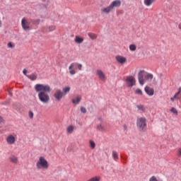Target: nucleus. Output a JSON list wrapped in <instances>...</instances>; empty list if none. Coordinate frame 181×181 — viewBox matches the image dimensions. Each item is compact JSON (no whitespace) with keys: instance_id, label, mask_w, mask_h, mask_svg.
<instances>
[{"instance_id":"1","label":"nucleus","mask_w":181,"mask_h":181,"mask_svg":"<svg viewBox=\"0 0 181 181\" xmlns=\"http://www.w3.org/2000/svg\"><path fill=\"white\" fill-rule=\"evenodd\" d=\"M35 91L38 93V98L42 103H46V86L37 83L34 86Z\"/></svg>"},{"instance_id":"2","label":"nucleus","mask_w":181,"mask_h":181,"mask_svg":"<svg viewBox=\"0 0 181 181\" xmlns=\"http://www.w3.org/2000/svg\"><path fill=\"white\" fill-rule=\"evenodd\" d=\"M153 79V74L145 73L144 70H141L138 74V80L141 86H144L147 81H152Z\"/></svg>"},{"instance_id":"3","label":"nucleus","mask_w":181,"mask_h":181,"mask_svg":"<svg viewBox=\"0 0 181 181\" xmlns=\"http://www.w3.org/2000/svg\"><path fill=\"white\" fill-rule=\"evenodd\" d=\"M119 6H121V0H115L112 1L109 6L102 8L100 12L101 13L108 15V13L114 11V8H119Z\"/></svg>"},{"instance_id":"4","label":"nucleus","mask_w":181,"mask_h":181,"mask_svg":"<svg viewBox=\"0 0 181 181\" xmlns=\"http://www.w3.org/2000/svg\"><path fill=\"white\" fill-rule=\"evenodd\" d=\"M136 127L140 132H145L148 128L146 124V118L139 117L136 120Z\"/></svg>"},{"instance_id":"5","label":"nucleus","mask_w":181,"mask_h":181,"mask_svg":"<svg viewBox=\"0 0 181 181\" xmlns=\"http://www.w3.org/2000/svg\"><path fill=\"white\" fill-rule=\"evenodd\" d=\"M37 169L42 170L46 169V159L45 157L41 156L39 158V160L36 163Z\"/></svg>"},{"instance_id":"6","label":"nucleus","mask_w":181,"mask_h":181,"mask_svg":"<svg viewBox=\"0 0 181 181\" xmlns=\"http://www.w3.org/2000/svg\"><path fill=\"white\" fill-rule=\"evenodd\" d=\"M74 67H77L78 70H82L83 65L81 64L71 63L69 67V73L71 74V76H74V74H76Z\"/></svg>"},{"instance_id":"7","label":"nucleus","mask_w":181,"mask_h":181,"mask_svg":"<svg viewBox=\"0 0 181 181\" xmlns=\"http://www.w3.org/2000/svg\"><path fill=\"white\" fill-rule=\"evenodd\" d=\"M126 84L128 87H134L135 86V83H136V81L135 80V78L134 76H127L125 79Z\"/></svg>"},{"instance_id":"8","label":"nucleus","mask_w":181,"mask_h":181,"mask_svg":"<svg viewBox=\"0 0 181 181\" xmlns=\"http://www.w3.org/2000/svg\"><path fill=\"white\" fill-rule=\"evenodd\" d=\"M21 26L23 30H30V23L25 18L21 20Z\"/></svg>"},{"instance_id":"9","label":"nucleus","mask_w":181,"mask_h":181,"mask_svg":"<svg viewBox=\"0 0 181 181\" xmlns=\"http://www.w3.org/2000/svg\"><path fill=\"white\" fill-rule=\"evenodd\" d=\"M96 76H98V78L100 79L101 81H105V80H107L105 74L101 69L96 70Z\"/></svg>"},{"instance_id":"10","label":"nucleus","mask_w":181,"mask_h":181,"mask_svg":"<svg viewBox=\"0 0 181 181\" xmlns=\"http://www.w3.org/2000/svg\"><path fill=\"white\" fill-rule=\"evenodd\" d=\"M6 141L7 142V144H8V145H13V144H15V142H16V135L13 136L12 134L8 135L6 139Z\"/></svg>"},{"instance_id":"11","label":"nucleus","mask_w":181,"mask_h":181,"mask_svg":"<svg viewBox=\"0 0 181 181\" xmlns=\"http://www.w3.org/2000/svg\"><path fill=\"white\" fill-rule=\"evenodd\" d=\"M54 97L57 101H61L62 98L64 97V93H63V91L61 90H57L54 94Z\"/></svg>"},{"instance_id":"12","label":"nucleus","mask_w":181,"mask_h":181,"mask_svg":"<svg viewBox=\"0 0 181 181\" xmlns=\"http://www.w3.org/2000/svg\"><path fill=\"white\" fill-rule=\"evenodd\" d=\"M115 59L120 64H124L127 63V58L124 57H122L121 55H117L115 57Z\"/></svg>"},{"instance_id":"13","label":"nucleus","mask_w":181,"mask_h":181,"mask_svg":"<svg viewBox=\"0 0 181 181\" xmlns=\"http://www.w3.org/2000/svg\"><path fill=\"white\" fill-rule=\"evenodd\" d=\"M144 90H145V92L146 93V94H148V95H150V96L153 95V94H154V93H155V91L153 90V88H149V87H148V86H146V87L144 88Z\"/></svg>"},{"instance_id":"14","label":"nucleus","mask_w":181,"mask_h":181,"mask_svg":"<svg viewBox=\"0 0 181 181\" xmlns=\"http://www.w3.org/2000/svg\"><path fill=\"white\" fill-rule=\"evenodd\" d=\"M10 159V162H12V163H18V157H16L14 155H12L9 157Z\"/></svg>"},{"instance_id":"15","label":"nucleus","mask_w":181,"mask_h":181,"mask_svg":"<svg viewBox=\"0 0 181 181\" xmlns=\"http://www.w3.org/2000/svg\"><path fill=\"white\" fill-rule=\"evenodd\" d=\"M112 158H113V159L115 162H117L118 159H119V157H118V153L115 151H112Z\"/></svg>"},{"instance_id":"16","label":"nucleus","mask_w":181,"mask_h":181,"mask_svg":"<svg viewBox=\"0 0 181 181\" xmlns=\"http://www.w3.org/2000/svg\"><path fill=\"white\" fill-rule=\"evenodd\" d=\"M156 0H144V4L146 6H151Z\"/></svg>"},{"instance_id":"17","label":"nucleus","mask_w":181,"mask_h":181,"mask_svg":"<svg viewBox=\"0 0 181 181\" xmlns=\"http://www.w3.org/2000/svg\"><path fill=\"white\" fill-rule=\"evenodd\" d=\"M87 181H101V176L96 175L89 178Z\"/></svg>"},{"instance_id":"18","label":"nucleus","mask_w":181,"mask_h":181,"mask_svg":"<svg viewBox=\"0 0 181 181\" xmlns=\"http://www.w3.org/2000/svg\"><path fill=\"white\" fill-rule=\"evenodd\" d=\"M81 101V96H76L72 99L73 104H78Z\"/></svg>"},{"instance_id":"19","label":"nucleus","mask_w":181,"mask_h":181,"mask_svg":"<svg viewBox=\"0 0 181 181\" xmlns=\"http://www.w3.org/2000/svg\"><path fill=\"white\" fill-rule=\"evenodd\" d=\"M27 77L30 78L32 81H35L37 78V75L32 74L31 75H27Z\"/></svg>"},{"instance_id":"20","label":"nucleus","mask_w":181,"mask_h":181,"mask_svg":"<svg viewBox=\"0 0 181 181\" xmlns=\"http://www.w3.org/2000/svg\"><path fill=\"white\" fill-rule=\"evenodd\" d=\"M88 36L92 40H95L97 39V34L93 33H88Z\"/></svg>"},{"instance_id":"21","label":"nucleus","mask_w":181,"mask_h":181,"mask_svg":"<svg viewBox=\"0 0 181 181\" xmlns=\"http://www.w3.org/2000/svg\"><path fill=\"white\" fill-rule=\"evenodd\" d=\"M70 90H71V88L70 86H66L62 89V93H64V95H66V94L70 93Z\"/></svg>"},{"instance_id":"22","label":"nucleus","mask_w":181,"mask_h":181,"mask_svg":"<svg viewBox=\"0 0 181 181\" xmlns=\"http://www.w3.org/2000/svg\"><path fill=\"white\" fill-rule=\"evenodd\" d=\"M75 42L76 43H83V42H84V39L80 36H76Z\"/></svg>"},{"instance_id":"23","label":"nucleus","mask_w":181,"mask_h":181,"mask_svg":"<svg viewBox=\"0 0 181 181\" xmlns=\"http://www.w3.org/2000/svg\"><path fill=\"white\" fill-rule=\"evenodd\" d=\"M73 131H74V126L70 125L66 128L67 134H73Z\"/></svg>"},{"instance_id":"24","label":"nucleus","mask_w":181,"mask_h":181,"mask_svg":"<svg viewBox=\"0 0 181 181\" xmlns=\"http://www.w3.org/2000/svg\"><path fill=\"white\" fill-rule=\"evenodd\" d=\"M175 100H180V98L179 97V93H175L173 97L170 98V101L172 103H175Z\"/></svg>"},{"instance_id":"25","label":"nucleus","mask_w":181,"mask_h":181,"mask_svg":"<svg viewBox=\"0 0 181 181\" xmlns=\"http://www.w3.org/2000/svg\"><path fill=\"white\" fill-rule=\"evenodd\" d=\"M97 129L98 131L104 132L105 131V127H104V125L100 124L97 125Z\"/></svg>"},{"instance_id":"26","label":"nucleus","mask_w":181,"mask_h":181,"mask_svg":"<svg viewBox=\"0 0 181 181\" xmlns=\"http://www.w3.org/2000/svg\"><path fill=\"white\" fill-rule=\"evenodd\" d=\"M53 30H56L55 25H49L47 27V32H53Z\"/></svg>"},{"instance_id":"27","label":"nucleus","mask_w":181,"mask_h":181,"mask_svg":"<svg viewBox=\"0 0 181 181\" xmlns=\"http://www.w3.org/2000/svg\"><path fill=\"white\" fill-rule=\"evenodd\" d=\"M129 50H131V52H135V50H136V45L135 44L130 45Z\"/></svg>"},{"instance_id":"28","label":"nucleus","mask_w":181,"mask_h":181,"mask_svg":"<svg viewBox=\"0 0 181 181\" xmlns=\"http://www.w3.org/2000/svg\"><path fill=\"white\" fill-rule=\"evenodd\" d=\"M136 108H138L139 111H142V112L145 111V107H144L143 105H137Z\"/></svg>"},{"instance_id":"29","label":"nucleus","mask_w":181,"mask_h":181,"mask_svg":"<svg viewBox=\"0 0 181 181\" xmlns=\"http://www.w3.org/2000/svg\"><path fill=\"white\" fill-rule=\"evenodd\" d=\"M89 144L92 149H94L95 148V143L94 142V141L90 140Z\"/></svg>"},{"instance_id":"30","label":"nucleus","mask_w":181,"mask_h":181,"mask_svg":"<svg viewBox=\"0 0 181 181\" xmlns=\"http://www.w3.org/2000/svg\"><path fill=\"white\" fill-rule=\"evenodd\" d=\"M135 94H137L138 95H142V90L139 88L136 89Z\"/></svg>"},{"instance_id":"31","label":"nucleus","mask_w":181,"mask_h":181,"mask_svg":"<svg viewBox=\"0 0 181 181\" xmlns=\"http://www.w3.org/2000/svg\"><path fill=\"white\" fill-rule=\"evenodd\" d=\"M81 112L82 114H86L87 112V109H86L84 107H81Z\"/></svg>"},{"instance_id":"32","label":"nucleus","mask_w":181,"mask_h":181,"mask_svg":"<svg viewBox=\"0 0 181 181\" xmlns=\"http://www.w3.org/2000/svg\"><path fill=\"white\" fill-rule=\"evenodd\" d=\"M171 112H173V114H176V115H177V110H176V108L175 107H172L170 110Z\"/></svg>"},{"instance_id":"33","label":"nucleus","mask_w":181,"mask_h":181,"mask_svg":"<svg viewBox=\"0 0 181 181\" xmlns=\"http://www.w3.org/2000/svg\"><path fill=\"white\" fill-rule=\"evenodd\" d=\"M149 181H159V180L156 177L152 176L150 177Z\"/></svg>"},{"instance_id":"34","label":"nucleus","mask_w":181,"mask_h":181,"mask_svg":"<svg viewBox=\"0 0 181 181\" xmlns=\"http://www.w3.org/2000/svg\"><path fill=\"white\" fill-rule=\"evenodd\" d=\"M33 112H32V111H29V112H28V117H29V118H30V119H32L33 118Z\"/></svg>"},{"instance_id":"35","label":"nucleus","mask_w":181,"mask_h":181,"mask_svg":"<svg viewBox=\"0 0 181 181\" xmlns=\"http://www.w3.org/2000/svg\"><path fill=\"white\" fill-rule=\"evenodd\" d=\"M177 156H179L180 158H181V147L179 148L177 150Z\"/></svg>"},{"instance_id":"36","label":"nucleus","mask_w":181,"mask_h":181,"mask_svg":"<svg viewBox=\"0 0 181 181\" xmlns=\"http://www.w3.org/2000/svg\"><path fill=\"white\" fill-rule=\"evenodd\" d=\"M46 91L48 92V93L52 91V89L50 88V86H46Z\"/></svg>"},{"instance_id":"37","label":"nucleus","mask_w":181,"mask_h":181,"mask_svg":"<svg viewBox=\"0 0 181 181\" xmlns=\"http://www.w3.org/2000/svg\"><path fill=\"white\" fill-rule=\"evenodd\" d=\"M8 47H10L11 49L13 48V45H12V42H8Z\"/></svg>"},{"instance_id":"38","label":"nucleus","mask_w":181,"mask_h":181,"mask_svg":"<svg viewBox=\"0 0 181 181\" xmlns=\"http://www.w3.org/2000/svg\"><path fill=\"white\" fill-rule=\"evenodd\" d=\"M23 74H24V76H28V70H26L25 69H24L23 70Z\"/></svg>"},{"instance_id":"39","label":"nucleus","mask_w":181,"mask_h":181,"mask_svg":"<svg viewBox=\"0 0 181 181\" xmlns=\"http://www.w3.org/2000/svg\"><path fill=\"white\" fill-rule=\"evenodd\" d=\"M177 94H181V87L179 88L178 91L177 92Z\"/></svg>"},{"instance_id":"40","label":"nucleus","mask_w":181,"mask_h":181,"mask_svg":"<svg viewBox=\"0 0 181 181\" xmlns=\"http://www.w3.org/2000/svg\"><path fill=\"white\" fill-rule=\"evenodd\" d=\"M123 128L127 131L128 129V127L126 126V124L123 125Z\"/></svg>"},{"instance_id":"41","label":"nucleus","mask_w":181,"mask_h":181,"mask_svg":"<svg viewBox=\"0 0 181 181\" xmlns=\"http://www.w3.org/2000/svg\"><path fill=\"white\" fill-rule=\"evenodd\" d=\"M0 122H4V118H2V117L0 116Z\"/></svg>"},{"instance_id":"42","label":"nucleus","mask_w":181,"mask_h":181,"mask_svg":"<svg viewBox=\"0 0 181 181\" xmlns=\"http://www.w3.org/2000/svg\"><path fill=\"white\" fill-rule=\"evenodd\" d=\"M49 100V95H46V101H47Z\"/></svg>"},{"instance_id":"43","label":"nucleus","mask_w":181,"mask_h":181,"mask_svg":"<svg viewBox=\"0 0 181 181\" xmlns=\"http://www.w3.org/2000/svg\"><path fill=\"white\" fill-rule=\"evenodd\" d=\"M179 29H181V23L178 25Z\"/></svg>"},{"instance_id":"44","label":"nucleus","mask_w":181,"mask_h":181,"mask_svg":"<svg viewBox=\"0 0 181 181\" xmlns=\"http://www.w3.org/2000/svg\"><path fill=\"white\" fill-rule=\"evenodd\" d=\"M178 97L180 98V100H181V93L178 94Z\"/></svg>"},{"instance_id":"45","label":"nucleus","mask_w":181,"mask_h":181,"mask_svg":"<svg viewBox=\"0 0 181 181\" xmlns=\"http://www.w3.org/2000/svg\"><path fill=\"white\" fill-rule=\"evenodd\" d=\"M9 95L12 96V93L8 92Z\"/></svg>"},{"instance_id":"46","label":"nucleus","mask_w":181,"mask_h":181,"mask_svg":"<svg viewBox=\"0 0 181 181\" xmlns=\"http://www.w3.org/2000/svg\"><path fill=\"white\" fill-rule=\"evenodd\" d=\"M1 25H2V22L0 21V27H1Z\"/></svg>"}]
</instances>
